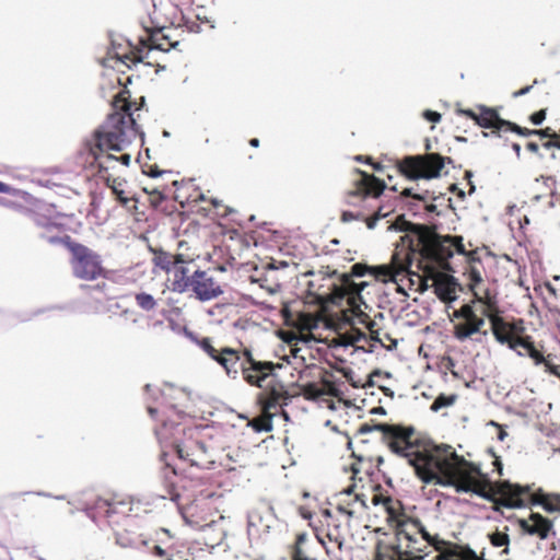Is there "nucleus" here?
I'll return each mask as SVG.
<instances>
[{
  "instance_id": "f257e3e1",
  "label": "nucleus",
  "mask_w": 560,
  "mask_h": 560,
  "mask_svg": "<svg viewBox=\"0 0 560 560\" xmlns=\"http://www.w3.org/2000/svg\"><path fill=\"white\" fill-rule=\"evenodd\" d=\"M374 430L382 433L393 453L408 460L423 482L454 486L457 490L478 494L486 493L490 488L487 476L458 456L451 446L419 444L411 427L381 423Z\"/></svg>"
},
{
  "instance_id": "f03ea898",
  "label": "nucleus",
  "mask_w": 560,
  "mask_h": 560,
  "mask_svg": "<svg viewBox=\"0 0 560 560\" xmlns=\"http://www.w3.org/2000/svg\"><path fill=\"white\" fill-rule=\"evenodd\" d=\"M441 238H432L425 242L421 248L422 260L420 265L423 272L416 273L409 270L411 264V250L409 247L396 249L389 264L366 267L369 275L384 283L393 282L397 285V291L404 295H408V290L416 292H424L430 288L431 275L429 270L434 268V264L440 265L433 255H427L425 248L434 243L440 242Z\"/></svg>"
},
{
  "instance_id": "7ed1b4c3",
  "label": "nucleus",
  "mask_w": 560,
  "mask_h": 560,
  "mask_svg": "<svg viewBox=\"0 0 560 560\" xmlns=\"http://www.w3.org/2000/svg\"><path fill=\"white\" fill-rule=\"evenodd\" d=\"M396 550L405 559L423 560L428 556L429 546L439 555L434 560H456L457 552L450 542L438 535H431L417 520H401L397 522L395 532Z\"/></svg>"
},
{
  "instance_id": "20e7f679",
  "label": "nucleus",
  "mask_w": 560,
  "mask_h": 560,
  "mask_svg": "<svg viewBox=\"0 0 560 560\" xmlns=\"http://www.w3.org/2000/svg\"><path fill=\"white\" fill-rule=\"evenodd\" d=\"M427 255H433L440 265H446V261L455 253L466 257L470 264L466 271L468 287L474 294V300L483 307H493V303L498 302L495 294H493L483 281L482 270L477 261V252L475 249H466L463 237L460 236H444L441 241L434 243L425 248Z\"/></svg>"
},
{
  "instance_id": "39448f33",
  "label": "nucleus",
  "mask_w": 560,
  "mask_h": 560,
  "mask_svg": "<svg viewBox=\"0 0 560 560\" xmlns=\"http://www.w3.org/2000/svg\"><path fill=\"white\" fill-rule=\"evenodd\" d=\"M120 103V101H117ZM121 110L112 114L96 132V145L102 152L124 151L137 137L136 120L124 101Z\"/></svg>"
},
{
  "instance_id": "423d86ee",
  "label": "nucleus",
  "mask_w": 560,
  "mask_h": 560,
  "mask_svg": "<svg viewBox=\"0 0 560 560\" xmlns=\"http://www.w3.org/2000/svg\"><path fill=\"white\" fill-rule=\"evenodd\" d=\"M483 305L476 302L462 305L453 313V336L460 342L472 340L485 345L489 339V334L483 329L485 317L480 311Z\"/></svg>"
},
{
  "instance_id": "0eeeda50",
  "label": "nucleus",
  "mask_w": 560,
  "mask_h": 560,
  "mask_svg": "<svg viewBox=\"0 0 560 560\" xmlns=\"http://www.w3.org/2000/svg\"><path fill=\"white\" fill-rule=\"evenodd\" d=\"M368 285L366 282L361 281L359 283L347 281L341 288H337L332 293V300L335 302L346 300L358 320L362 324H365L370 329L372 336L369 337L364 331L359 329H353L347 334L346 338L350 345H358V348H365V343H369L370 340L382 342L381 338L375 335V331L372 330L371 323H366V315L361 310V305L363 304L361 299V291Z\"/></svg>"
},
{
  "instance_id": "6e6552de",
  "label": "nucleus",
  "mask_w": 560,
  "mask_h": 560,
  "mask_svg": "<svg viewBox=\"0 0 560 560\" xmlns=\"http://www.w3.org/2000/svg\"><path fill=\"white\" fill-rule=\"evenodd\" d=\"M480 313L486 316L491 324V331L499 343H506L510 349L517 351V347L525 340L522 337L524 327L522 322H506L499 315L498 302L493 307H483Z\"/></svg>"
},
{
  "instance_id": "1a4fd4ad",
  "label": "nucleus",
  "mask_w": 560,
  "mask_h": 560,
  "mask_svg": "<svg viewBox=\"0 0 560 560\" xmlns=\"http://www.w3.org/2000/svg\"><path fill=\"white\" fill-rule=\"evenodd\" d=\"M443 167V158L435 153L406 158L400 165L401 172L411 179L436 178L441 175Z\"/></svg>"
},
{
  "instance_id": "9d476101",
  "label": "nucleus",
  "mask_w": 560,
  "mask_h": 560,
  "mask_svg": "<svg viewBox=\"0 0 560 560\" xmlns=\"http://www.w3.org/2000/svg\"><path fill=\"white\" fill-rule=\"evenodd\" d=\"M74 275L84 280H94L102 273L101 260L97 255L82 245L71 247Z\"/></svg>"
},
{
  "instance_id": "9b49d317",
  "label": "nucleus",
  "mask_w": 560,
  "mask_h": 560,
  "mask_svg": "<svg viewBox=\"0 0 560 560\" xmlns=\"http://www.w3.org/2000/svg\"><path fill=\"white\" fill-rule=\"evenodd\" d=\"M264 393L260 396L262 404L264 417L254 421V428L257 431H271V409L276 408L284 395V388L273 375V381L265 388H261Z\"/></svg>"
},
{
  "instance_id": "f8f14e48",
  "label": "nucleus",
  "mask_w": 560,
  "mask_h": 560,
  "mask_svg": "<svg viewBox=\"0 0 560 560\" xmlns=\"http://www.w3.org/2000/svg\"><path fill=\"white\" fill-rule=\"evenodd\" d=\"M440 268L439 265L434 264V268L429 270V275H431L430 288L434 289L440 300L452 302L457 298L456 282L451 276L439 271Z\"/></svg>"
},
{
  "instance_id": "ddd939ff",
  "label": "nucleus",
  "mask_w": 560,
  "mask_h": 560,
  "mask_svg": "<svg viewBox=\"0 0 560 560\" xmlns=\"http://www.w3.org/2000/svg\"><path fill=\"white\" fill-rule=\"evenodd\" d=\"M190 287L197 299L202 302L213 300L223 293L220 284L205 271L200 270L194 272Z\"/></svg>"
},
{
  "instance_id": "4468645a",
  "label": "nucleus",
  "mask_w": 560,
  "mask_h": 560,
  "mask_svg": "<svg viewBox=\"0 0 560 560\" xmlns=\"http://www.w3.org/2000/svg\"><path fill=\"white\" fill-rule=\"evenodd\" d=\"M171 290L176 293L186 292L192 282L188 264L180 256L175 257V265L167 272Z\"/></svg>"
},
{
  "instance_id": "2eb2a0df",
  "label": "nucleus",
  "mask_w": 560,
  "mask_h": 560,
  "mask_svg": "<svg viewBox=\"0 0 560 560\" xmlns=\"http://www.w3.org/2000/svg\"><path fill=\"white\" fill-rule=\"evenodd\" d=\"M529 487H521L509 482L497 486V493L500 495V503L506 508H522L525 505V497L529 494Z\"/></svg>"
},
{
  "instance_id": "dca6fc26",
  "label": "nucleus",
  "mask_w": 560,
  "mask_h": 560,
  "mask_svg": "<svg viewBox=\"0 0 560 560\" xmlns=\"http://www.w3.org/2000/svg\"><path fill=\"white\" fill-rule=\"evenodd\" d=\"M245 380L252 385L265 388L272 383L273 374L271 373L270 363H253L250 369L244 370Z\"/></svg>"
},
{
  "instance_id": "f3484780",
  "label": "nucleus",
  "mask_w": 560,
  "mask_h": 560,
  "mask_svg": "<svg viewBox=\"0 0 560 560\" xmlns=\"http://www.w3.org/2000/svg\"><path fill=\"white\" fill-rule=\"evenodd\" d=\"M521 528L529 535H535L540 539H546L552 529L549 521L539 514H530L529 517L520 520Z\"/></svg>"
},
{
  "instance_id": "a211bd4d",
  "label": "nucleus",
  "mask_w": 560,
  "mask_h": 560,
  "mask_svg": "<svg viewBox=\"0 0 560 560\" xmlns=\"http://www.w3.org/2000/svg\"><path fill=\"white\" fill-rule=\"evenodd\" d=\"M463 114L475 119L477 124L483 128H501L504 122L498 117L497 113L491 109H482L479 115H476L469 109L463 110Z\"/></svg>"
},
{
  "instance_id": "6ab92c4d",
  "label": "nucleus",
  "mask_w": 560,
  "mask_h": 560,
  "mask_svg": "<svg viewBox=\"0 0 560 560\" xmlns=\"http://www.w3.org/2000/svg\"><path fill=\"white\" fill-rule=\"evenodd\" d=\"M359 183L361 185L360 190L365 196L378 197L385 189V184L381 179L365 173L361 174Z\"/></svg>"
},
{
  "instance_id": "aec40b11",
  "label": "nucleus",
  "mask_w": 560,
  "mask_h": 560,
  "mask_svg": "<svg viewBox=\"0 0 560 560\" xmlns=\"http://www.w3.org/2000/svg\"><path fill=\"white\" fill-rule=\"evenodd\" d=\"M292 325L295 326L300 332H311L319 325L320 319L314 315L299 313L291 318Z\"/></svg>"
},
{
  "instance_id": "412c9836",
  "label": "nucleus",
  "mask_w": 560,
  "mask_h": 560,
  "mask_svg": "<svg viewBox=\"0 0 560 560\" xmlns=\"http://www.w3.org/2000/svg\"><path fill=\"white\" fill-rule=\"evenodd\" d=\"M215 361L226 371L229 375L236 373L238 355L234 350L230 348L222 349Z\"/></svg>"
},
{
  "instance_id": "4be33fe9",
  "label": "nucleus",
  "mask_w": 560,
  "mask_h": 560,
  "mask_svg": "<svg viewBox=\"0 0 560 560\" xmlns=\"http://www.w3.org/2000/svg\"><path fill=\"white\" fill-rule=\"evenodd\" d=\"M375 560H413L405 559L402 555H399L396 550L395 541L393 544H378L375 555Z\"/></svg>"
},
{
  "instance_id": "5701e85b",
  "label": "nucleus",
  "mask_w": 560,
  "mask_h": 560,
  "mask_svg": "<svg viewBox=\"0 0 560 560\" xmlns=\"http://www.w3.org/2000/svg\"><path fill=\"white\" fill-rule=\"evenodd\" d=\"M372 502L380 510V512H384L386 521H388V522L394 521L395 509L393 506L392 499L380 498L378 495H373Z\"/></svg>"
},
{
  "instance_id": "b1692460",
  "label": "nucleus",
  "mask_w": 560,
  "mask_h": 560,
  "mask_svg": "<svg viewBox=\"0 0 560 560\" xmlns=\"http://www.w3.org/2000/svg\"><path fill=\"white\" fill-rule=\"evenodd\" d=\"M534 502L539 503L545 510L553 512L560 509V497H551L545 493L534 494Z\"/></svg>"
},
{
  "instance_id": "393cba45",
  "label": "nucleus",
  "mask_w": 560,
  "mask_h": 560,
  "mask_svg": "<svg viewBox=\"0 0 560 560\" xmlns=\"http://www.w3.org/2000/svg\"><path fill=\"white\" fill-rule=\"evenodd\" d=\"M457 399V395L455 394H441L439 395L435 400L432 402L430 409L434 412L443 409V408H447V407H451L452 405H454V402L456 401Z\"/></svg>"
},
{
  "instance_id": "a878e982",
  "label": "nucleus",
  "mask_w": 560,
  "mask_h": 560,
  "mask_svg": "<svg viewBox=\"0 0 560 560\" xmlns=\"http://www.w3.org/2000/svg\"><path fill=\"white\" fill-rule=\"evenodd\" d=\"M108 186L112 188L113 192L124 205L128 203L129 197L127 196L124 180L114 178L112 180H108Z\"/></svg>"
},
{
  "instance_id": "bb28decb",
  "label": "nucleus",
  "mask_w": 560,
  "mask_h": 560,
  "mask_svg": "<svg viewBox=\"0 0 560 560\" xmlns=\"http://www.w3.org/2000/svg\"><path fill=\"white\" fill-rule=\"evenodd\" d=\"M135 299H136L138 306L144 311H152L156 306L155 299L153 298V295H151L149 293H145V292L138 293V294H136Z\"/></svg>"
},
{
  "instance_id": "cd10ccee",
  "label": "nucleus",
  "mask_w": 560,
  "mask_h": 560,
  "mask_svg": "<svg viewBox=\"0 0 560 560\" xmlns=\"http://www.w3.org/2000/svg\"><path fill=\"white\" fill-rule=\"evenodd\" d=\"M189 447H187L186 445H182V444H178L176 445V451H177V454L178 456L184 459V460H187L191 464H196L197 463V458H196V452H201L202 451V447L199 446V445H195V451L194 452H190V450H188Z\"/></svg>"
},
{
  "instance_id": "c85d7f7f",
  "label": "nucleus",
  "mask_w": 560,
  "mask_h": 560,
  "mask_svg": "<svg viewBox=\"0 0 560 560\" xmlns=\"http://www.w3.org/2000/svg\"><path fill=\"white\" fill-rule=\"evenodd\" d=\"M489 539L494 547H504L503 552H509V535L503 532H495L489 535Z\"/></svg>"
},
{
  "instance_id": "c756f323",
  "label": "nucleus",
  "mask_w": 560,
  "mask_h": 560,
  "mask_svg": "<svg viewBox=\"0 0 560 560\" xmlns=\"http://www.w3.org/2000/svg\"><path fill=\"white\" fill-rule=\"evenodd\" d=\"M156 267L161 268L162 270L166 271V273L170 271V269L175 265V258L171 259L166 254L161 253L156 255L153 259Z\"/></svg>"
},
{
  "instance_id": "7c9ffc66",
  "label": "nucleus",
  "mask_w": 560,
  "mask_h": 560,
  "mask_svg": "<svg viewBox=\"0 0 560 560\" xmlns=\"http://www.w3.org/2000/svg\"><path fill=\"white\" fill-rule=\"evenodd\" d=\"M520 347L528 348V357H530L536 364H539L544 361L542 354L534 348L533 343L529 341V338H525Z\"/></svg>"
},
{
  "instance_id": "2f4dec72",
  "label": "nucleus",
  "mask_w": 560,
  "mask_h": 560,
  "mask_svg": "<svg viewBox=\"0 0 560 560\" xmlns=\"http://www.w3.org/2000/svg\"><path fill=\"white\" fill-rule=\"evenodd\" d=\"M198 346L211 358L215 361L220 351L215 350L211 345L210 339L205 338L198 342Z\"/></svg>"
},
{
  "instance_id": "473e14b6",
  "label": "nucleus",
  "mask_w": 560,
  "mask_h": 560,
  "mask_svg": "<svg viewBox=\"0 0 560 560\" xmlns=\"http://www.w3.org/2000/svg\"><path fill=\"white\" fill-rule=\"evenodd\" d=\"M390 210H385L383 207H381L377 212L375 213V217L368 220V228L373 229L376 224V221L381 218H385L389 214Z\"/></svg>"
},
{
  "instance_id": "72a5a7b5",
  "label": "nucleus",
  "mask_w": 560,
  "mask_h": 560,
  "mask_svg": "<svg viewBox=\"0 0 560 560\" xmlns=\"http://www.w3.org/2000/svg\"><path fill=\"white\" fill-rule=\"evenodd\" d=\"M189 523L192 526L197 527L199 530L205 532V533H207L208 530L212 529L213 527H215L218 525V523L213 520H211L209 523H206L205 525L200 524V522L197 520L189 521Z\"/></svg>"
},
{
  "instance_id": "f704fd0d",
  "label": "nucleus",
  "mask_w": 560,
  "mask_h": 560,
  "mask_svg": "<svg viewBox=\"0 0 560 560\" xmlns=\"http://www.w3.org/2000/svg\"><path fill=\"white\" fill-rule=\"evenodd\" d=\"M107 160H115V161H119L121 162L125 166H129L130 164V161H131V155L129 153H124L121 154L119 158L117 156H114L112 154H107L105 156Z\"/></svg>"
},
{
  "instance_id": "c9c22d12",
  "label": "nucleus",
  "mask_w": 560,
  "mask_h": 560,
  "mask_svg": "<svg viewBox=\"0 0 560 560\" xmlns=\"http://www.w3.org/2000/svg\"><path fill=\"white\" fill-rule=\"evenodd\" d=\"M546 118V112L544 109L534 113L530 116V120L534 125H540Z\"/></svg>"
},
{
  "instance_id": "e433bc0d",
  "label": "nucleus",
  "mask_w": 560,
  "mask_h": 560,
  "mask_svg": "<svg viewBox=\"0 0 560 560\" xmlns=\"http://www.w3.org/2000/svg\"><path fill=\"white\" fill-rule=\"evenodd\" d=\"M423 116H424L428 120H430V121H432V122H438V121H440V119H441V115H440L439 113H436V112H433V110H425V112L423 113Z\"/></svg>"
},
{
  "instance_id": "4c0bfd02",
  "label": "nucleus",
  "mask_w": 560,
  "mask_h": 560,
  "mask_svg": "<svg viewBox=\"0 0 560 560\" xmlns=\"http://www.w3.org/2000/svg\"><path fill=\"white\" fill-rule=\"evenodd\" d=\"M490 424L495 427L499 430L498 439L500 441H503L505 439V436H506V432L503 430V428L501 425H499L498 423L493 422V421H491Z\"/></svg>"
},
{
  "instance_id": "58836bf2",
  "label": "nucleus",
  "mask_w": 560,
  "mask_h": 560,
  "mask_svg": "<svg viewBox=\"0 0 560 560\" xmlns=\"http://www.w3.org/2000/svg\"><path fill=\"white\" fill-rule=\"evenodd\" d=\"M182 332L188 338L190 339L191 341L196 342L198 345V342L200 340L197 339V337L195 336L194 332H191L190 330H188L186 327H183L182 328Z\"/></svg>"
},
{
  "instance_id": "ea45409f",
  "label": "nucleus",
  "mask_w": 560,
  "mask_h": 560,
  "mask_svg": "<svg viewBox=\"0 0 560 560\" xmlns=\"http://www.w3.org/2000/svg\"><path fill=\"white\" fill-rule=\"evenodd\" d=\"M212 545L220 544L223 538V532L219 530L215 537H208Z\"/></svg>"
},
{
  "instance_id": "a19ab883",
  "label": "nucleus",
  "mask_w": 560,
  "mask_h": 560,
  "mask_svg": "<svg viewBox=\"0 0 560 560\" xmlns=\"http://www.w3.org/2000/svg\"><path fill=\"white\" fill-rule=\"evenodd\" d=\"M354 219H355V215L353 213H351V212H343L342 213V220L345 222H349V221H352Z\"/></svg>"
},
{
  "instance_id": "79ce46f5",
  "label": "nucleus",
  "mask_w": 560,
  "mask_h": 560,
  "mask_svg": "<svg viewBox=\"0 0 560 560\" xmlns=\"http://www.w3.org/2000/svg\"><path fill=\"white\" fill-rule=\"evenodd\" d=\"M529 90H530V86H526V88H524V89H522V90H520V91L514 92V94H513V95H514L515 97H518V96H522V95H525L526 93H528V92H529Z\"/></svg>"
},
{
  "instance_id": "37998d69",
  "label": "nucleus",
  "mask_w": 560,
  "mask_h": 560,
  "mask_svg": "<svg viewBox=\"0 0 560 560\" xmlns=\"http://www.w3.org/2000/svg\"><path fill=\"white\" fill-rule=\"evenodd\" d=\"M10 191H11V188L8 185H5L2 182H0V192L8 194Z\"/></svg>"
},
{
  "instance_id": "c03bdc74",
  "label": "nucleus",
  "mask_w": 560,
  "mask_h": 560,
  "mask_svg": "<svg viewBox=\"0 0 560 560\" xmlns=\"http://www.w3.org/2000/svg\"><path fill=\"white\" fill-rule=\"evenodd\" d=\"M294 560H308V559L306 557H304L300 550H296V552L294 555Z\"/></svg>"
},
{
  "instance_id": "a18cd8bd",
  "label": "nucleus",
  "mask_w": 560,
  "mask_h": 560,
  "mask_svg": "<svg viewBox=\"0 0 560 560\" xmlns=\"http://www.w3.org/2000/svg\"><path fill=\"white\" fill-rule=\"evenodd\" d=\"M351 493H352V489L351 488H347L342 492H340V497H350Z\"/></svg>"
},
{
  "instance_id": "49530a36",
  "label": "nucleus",
  "mask_w": 560,
  "mask_h": 560,
  "mask_svg": "<svg viewBox=\"0 0 560 560\" xmlns=\"http://www.w3.org/2000/svg\"><path fill=\"white\" fill-rule=\"evenodd\" d=\"M249 144H250L252 147L257 148V147L259 145V141H258V139H252V140L249 141Z\"/></svg>"
},
{
  "instance_id": "de8ad7c7",
  "label": "nucleus",
  "mask_w": 560,
  "mask_h": 560,
  "mask_svg": "<svg viewBox=\"0 0 560 560\" xmlns=\"http://www.w3.org/2000/svg\"><path fill=\"white\" fill-rule=\"evenodd\" d=\"M352 504H361V505H363L364 503H363V501H361V500L359 499V497H358V495H355V497H354V499H353Z\"/></svg>"
},
{
  "instance_id": "09e8293b",
  "label": "nucleus",
  "mask_w": 560,
  "mask_h": 560,
  "mask_svg": "<svg viewBox=\"0 0 560 560\" xmlns=\"http://www.w3.org/2000/svg\"><path fill=\"white\" fill-rule=\"evenodd\" d=\"M155 550H156V553L161 557L164 556V553H165V551L159 546L155 547Z\"/></svg>"
},
{
  "instance_id": "8fccbe9b",
  "label": "nucleus",
  "mask_w": 560,
  "mask_h": 560,
  "mask_svg": "<svg viewBox=\"0 0 560 560\" xmlns=\"http://www.w3.org/2000/svg\"><path fill=\"white\" fill-rule=\"evenodd\" d=\"M523 349H524V352L517 351V354L518 355H525V354L528 355V348H523Z\"/></svg>"
},
{
  "instance_id": "3c124183",
  "label": "nucleus",
  "mask_w": 560,
  "mask_h": 560,
  "mask_svg": "<svg viewBox=\"0 0 560 560\" xmlns=\"http://www.w3.org/2000/svg\"><path fill=\"white\" fill-rule=\"evenodd\" d=\"M493 464L498 467V471L501 474L502 467H501V464L498 462V459H495L493 462Z\"/></svg>"
},
{
  "instance_id": "603ef678",
  "label": "nucleus",
  "mask_w": 560,
  "mask_h": 560,
  "mask_svg": "<svg viewBox=\"0 0 560 560\" xmlns=\"http://www.w3.org/2000/svg\"><path fill=\"white\" fill-rule=\"evenodd\" d=\"M513 149L516 151V153L518 154L520 151H521V147L518 144H514L513 145Z\"/></svg>"
},
{
  "instance_id": "864d4df0",
  "label": "nucleus",
  "mask_w": 560,
  "mask_h": 560,
  "mask_svg": "<svg viewBox=\"0 0 560 560\" xmlns=\"http://www.w3.org/2000/svg\"><path fill=\"white\" fill-rule=\"evenodd\" d=\"M342 511L349 515H352L354 513L353 510H346V509H342Z\"/></svg>"
},
{
  "instance_id": "5fc2aeb1",
  "label": "nucleus",
  "mask_w": 560,
  "mask_h": 560,
  "mask_svg": "<svg viewBox=\"0 0 560 560\" xmlns=\"http://www.w3.org/2000/svg\"><path fill=\"white\" fill-rule=\"evenodd\" d=\"M172 329H173L174 331H176V332L182 331V329H180V328H178V327H176V326H174V325H172Z\"/></svg>"
},
{
  "instance_id": "6e6d98bb",
  "label": "nucleus",
  "mask_w": 560,
  "mask_h": 560,
  "mask_svg": "<svg viewBox=\"0 0 560 560\" xmlns=\"http://www.w3.org/2000/svg\"><path fill=\"white\" fill-rule=\"evenodd\" d=\"M536 133H541L542 136H547V130H542V131H535Z\"/></svg>"
},
{
  "instance_id": "4d7b16f0",
  "label": "nucleus",
  "mask_w": 560,
  "mask_h": 560,
  "mask_svg": "<svg viewBox=\"0 0 560 560\" xmlns=\"http://www.w3.org/2000/svg\"><path fill=\"white\" fill-rule=\"evenodd\" d=\"M529 148H530L532 150H536V149H537V147H536L535 144H530V145H529Z\"/></svg>"
},
{
  "instance_id": "13d9d810",
  "label": "nucleus",
  "mask_w": 560,
  "mask_h": 560,
  "mask_svg": "<svg viewBox=\"0 0 560 560\" xmlns=\"http://www.w3.org/2000/svg\"><path fill=\"white\" fill-rule=\"evenodd\" d=\"M394 228H395V229H402L400 225H398V223H396V224L394 225Z\"/></svg>"
},
{
  "instance_id": "bf43d9fd",
  "label": "nucleus",
  "mask_w": 560,
  "mask_h": 560,
  "mask_svg": "<svg viewBox=\"0 0 560 560\" xmlns=\"http://www.w3.org/2000/svg\"><path fill=\"white\" fill-rule=\"evenodd\" d=\"M149 412L153 416L155 411L152 408H150Z\"/></svg>"
}]
</instances>
